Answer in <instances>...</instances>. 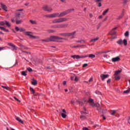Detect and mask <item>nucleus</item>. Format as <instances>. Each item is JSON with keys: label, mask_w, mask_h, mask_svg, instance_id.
Listing matches in <instances>:
<instances>
[{"label": "nucleus", "mask_w": 130, "mask_h": 130, "mask_svg": "<svg viewBox=\"0 0 130 130\" xmlns=\"http://www.w3.org/2000/svg\"><path fill=\"white\" fill-rule=\"evenodd\" d=\"M64 40V38L59 37L58 36H50V38H49V41L50 42V41H53V42H58V41H59V40Z\"/></svg>", "instance_id": "obj_1"}, {"label": "nucleus", "mask_w": 130, "mask_h": 130, "mask_svg": "<svg viewBox=\"0 0 130 130\" xmlns=\"http://www.w3.org/2000/svg\"><path fill=\"white\" fill-rule=\"evenodd\" d=\"M68 18H60L54 19L52 23L53 24H56V23H62V22H66L68 21Z\"/></svg>", "instance_id": "obj_2"}, {"label": "nucleus", "mask_w": 130, "mask_h": 130, "mask_svg": "<svg viewBox=\"0 0 130 130\" xmlns=\"http://www.w3.org/2000/svg\"><path fill=\"white\" fill-rule=\"evenodd\" d=\"M74 11H75V9H70L62 12H61L60 14L59 13V18L60 17H64V16L68 15V14H70V13H71V12H74Z\"/></svg>", "instance_id": "obj_3"}, {"label": "nucleus", "mask_w": 130, "mask_h": 130, "mask_svg": "<svg viewBox=\"0 0 130 130\" xmlns=\"http://www.w3.org/2000/svg\"><path fill=\"white\" fill-rule=\"evenodd\" d=\"M43 10L46 12H52V11H53L52 8L47 5H45L43 7Z\"/></svg>", "instance_id": "obj_4"}, {"label": "nucleus", "mask_w": 130, "mask_h": 130, "mask_svg": "<svg viewBox=\"0 0 130 130\" xmlns=\"http://www.w3.org/2000/svg\"><path fill=\"white\" fill-rule=\"evenodd\" d=\"M0 25L1 26H5V25H6V26H7V27L9 28L11 27V23H10V22H8L7 20L0 22Z\"/></svg>", "instance_id": "obj_5"}, {"label": "nucleus", "mask_w": 130, "mask_h": 130, "mask_svg": "<svg viewBox=\"0 0 130 130\" xmlns=\"http://www.w3.org/2000/svg\"><path fill=\"white\" fill-rule=\"evenodd\" d=\"M72 57L73 58H77V59H79L80 58H85V57H88V55H72Z\"/></svg>", "instance_id": "obj_6"}, {"label": "nucleus", "mask_w": 130, "mask_h": 130, "mask_svg": "<svg viewBox=\"0 0 130 130\" xmlns=\"http://www.w3.org/2000/svg\"><path fill=\"white\" fill-rule=\"evenodd\" d=\"M61 113V116L63 118H66L67 117V112L66 111V110L64 109H62L61 111L60 112Z\"/></svg>", "instance_id": "obj_7"}, {"label": "nucleus", "mask_w": 130, "mask_h": 130, "mask_svg": "<svg viewBox=\"0 0 130 130\" xmlns=\"http://www.w3.org/2000/svg\"><path fill=\"white\" fill-rule=\"evenodd\" d=\"M0 5H1V7L3 10L5 11V12H8V10L7 9H8V7H7V6H6V5L4 4V3L2 2L0 3Z\"/></svg>", "instance_id": "obj_8"}, {"label": "nucleus", "mask_w": 130, "mask_h": 130, "mask_svg": "<svg viewBox=\"0 0 130 130\" xmlns=\"http://www.w3.org/2000/svg\"><path fill=\"white\" fill-rule=\"evenodd\" d=\"M101 79H102V81H104V80H105V79H107V78L109 77V75L108 74H101L100 76Z\"/></svg>", "instance_id": "obj_9"}, {"label": "nucleus", "mask_w": 130, "mask_h": 130, "mask_svg": "<svg viewBox=\"0 0 130 130\" xmlns=\"http://www.w3.org/2000/svg\"><path fill=\"white\" fill-rule=\"evenodd\" d=\"M119 60H120V58L118 56L112 58V61H113V62H116L119 61Z\"/></svg>", "instance_id": "obj_10"}, {"label": "nucleus", "mask_w": 130, "mask_h": 130, "mask_svg": "<svg viewBox=\"0 0 130 130\" xmlns=\"http://www.w3.org/2000/svg\"><path fill=\"white\" fill-rule=\"evenodd\" d=\"M24 35H27V36H29L30 38H32V32L30 31H25L24 32Z\"/></svg>", "instance_id": "obj_11"}, {"label": "nucleus", "mask_w": 130, "mask_h": 130, "mask_svg": "<svg viewBox=\"0 0 130 130\" xmlns=\"http://www.w3.org/2000/svg\"><path fill=\"white\" fill-rule=\"evenodd\" d=\"M51 18H56V17H58L59 18V13H53L51 14Z\"/></svg>", "instance_id": "obj_12"}, {"label": "nucleus", "mask_w": 130, "mask_h": 130, "mask_svg": "<svg viewBox=\"0 0 130 130\" xmlns=\"http://www.w3.org/2000/svg\"><path fill=\"white\" fill-rule=\"evenodd\" d=\"M117 29V27H115L112 29V30L110 32V35H115L116 34V32L114 31V30H116Z\"/></svg>", "instance_id": "obj_13"}, {"label": "nucleus", "mask_w": 130, "mask_h": 130, "mask_svg": "<svg viewBox=\"0 0 130 130\" xmlns=\"http://www.w3.org/2000/svg\"><path fill=\"white\" fill-rule=\"evenodd\" d=\"M87 102H88V103H91V105L94 106V100L89 99Z\"/></svg>", "instance_id": "obj_14"}, {"label": "nucleus", "mask_w": 130, "mask_h": 130, "mask_svg": "<svg viewBox=\"0 0 130 130\" xmlns=\"http://www.w3.org/2000/svg\"><path fill=\"white\" fill-rule=\"evenodd\" d=\"M75 35H76V31H74L70 33V36L71 37V38H75Z\"/></svg>", "instance_id": "obj_15"}, {"label": "nucleus", "mask_w": 130, "mask_h": 130, "mask_svg": "<svg viewBox=\"0 0 130 130\" xmlns=\"http://www.w3.org/2000/svg\"><path fill=\"white\" fill-rule=\"evenodd\" d=\"M99 40V38L96 37L94 39H92L90 41V42H93V43H95V41H97Z\"/></svg>", "instance_id": "obj_16"}, {"label": "nucleus", "mask_w": 130, "mask_h": 130, "mask_svg": "<svg viewBox=\"0 0 130 130\" xmlns=\"http://www.w3.org/2000/svg\"><path fill=\"white\" fill-rule=\"evenodd\" d=\"M121 70H118L115 72L114 76H118L120 73H121Z\"/></svg>", "instance_id": "obj_17"}, {"label": "nucleus", "mask_w": 130, "mask_h": 130, "mask_svg": "<svg viewBox=\"0 0 130 130\" xmlns=\"http://www.w3.org/2000/svg\"><path fill=\"white\" fill-rule=\"evenodd\" d=\"M31 84L34 86H36V85H37V81H36L35 79H32V81H31Z\"/></svg>", "instance_id": "obj_18"}, {"label": "nucleus", "mask_w": 130, "mask_h": 130, "mask_svg": "<svg viewBox=\"0 0 130 130\" xmlns=\"http://www.w3.org/2000/svg\"><path fill=\"white\" fill-rule=\"evenodd\" d=\"M1 87L2 88H4V89H6V90H8V91H11V88L9 87V86H5L2 85Z\"/></svg>", "instance_id": "obj_19"}, {"label": "nucleus", "mask_w": 130, "mask_h": 130, "mask_svg": "<svg viewBox=\"0 0 130 130\" xmlns=\"http://www.w3.org/2000/svg\"><path fill=\"white\" fill-rule=\"evenodd\" d=\"M20 16H21V13L20 12L18 13H16V15H15V17H16V19H19L20 18Z\"/></svg>", "instance_id": "obj_20"}, {"label": "nucleus", "mask_w": 130, "mask_h": 130, "mask_svg": "<svg viewBox=\"0 0 130 130\" xmlns=\"http://www.w3.org/2000/svg\"><path fill=\"white\" fill-rule=\"evenodd\" d=\"M29 22L31 23V24H32V25H37V22H36V21L35 20H30Z\"/></svg>", "instance_id": "obj_21"}, {"label": "nucleus", "mask_w": 130, "mask_h": 130, "mask_svg": "<svg viewBox=\"0 0 130 130\" xmlns=\"http://www.w3.org/2000/svg\"><path fill=\"white\" fill-rule=\"evenodd\" d=\"M16 119L19 122H20V123H23V121L21 120V118L19 117H16Z\"/></svg>", "instance_id": "obj_22"}, {"label": "nucleus", "mask_w": 130, "mask_h": 130, "mask_svg": "<svg viewBox=\"0 0 130 130\" xmlns=\"http://www.w3.org/2000/svg\"><path fill=\"white\" fill-rule=\"evenodd\" d=\"M109 11V8H108L106 10H105L103 13V16H105V15H106V14H107V13H108Z\"/></svg>", "instance_id": "obj_23"}, {"label": "nucleus", "mask_w": 130, "mask_h": 130, "mask_svg": "<svg viewBox=\"0 0 130 130\" xmlns=\"http://www.w3.org/2000/svg\"><path fill=\"white\" fill-rule=\"evenodd\" d=\"M0 29L1 30H3V31H4V32H9V30L6 29V28H5V27H3L0 26Z\"/></svg>", "instance_id": "obj_24"}, {"label": "nucleus", "mask_w": 130, "mask_h": 130, "mask_svg": "<svg viewBox=\"0 0 130 130\" xmlns=\"http://www.w3.org/2000/svg\"><path fill=\"white\" fill-rule=\"evenodd\" d=\"M64 37H70V33H64L62 34Z\"/></svg>", "instance_id": "obj_25"}, {"label": "nucleus", "mask_w": 130, "mask_h": 130, "mask_svg": "<svg viewBox=\"0 0 130 130\" xmlns=\"http://www.w3.org/2000/svg\"><path fill=\"white\" fill-rule=\"evenodd\" d=\"M16 24H21V23L23 22L22 20H19V19H16Z\"/></svg>", "instance_id": "obj_26"}, {"label": "nucleus", "mask_w": 130, "mask_h": 130, "mask_svg": "<svg viewBox=\"0 0 130 130\" xmlns=\"http://www.w3.org/2000/svg\"><path fill=\"white\" fill-rule=\"evenodd\" d=\"M88 56L90 58H95V55H94L93 54H90L88 55Z\"/></svg>", "instance_id": "obj_27"}, {"label": "nucleus", "mask_w": 130, "mask_h": 130, "mask_svg": "<svg viewBox=\"0 0 130 130\" xmlns=\"http://www.w3.org/2000/svg\"><path fill=\"white\" fill-rule=\"evenodd\" d=\"M124 45H125L126 46V45H127V41L126 40V39H124L122 41Z\"/></svg>", "instance_id": "obj_28"}, {"label": "nucleus", "mask_w": 130, "mask_h": 130, "mask_svg": "<svg viewBox=\"0 0 130 130\" xmlns=\"http://www.w3.org/2000/svg\"><path fill=\"white\" fill-rule=\"evenodd\" d=\"M117 43L118 44H119L120 45H121L123 44L122 40H119L117 42Z\"/></svg>", "instance_id": "obj_29"}, {"label": "nucleus", "mask_w": 130, "mask_h": 130, "mask_svg": "<svg viewBox=\"0 0 130 130\" xmlns=\"http://www.w3.org/2000/svg\"><path fill=\"white\" fill-rule=\"evenodd\" d=\"M130 92V88H129L128 89H127L126 90H125L123 91V93L124 94H128V93H129Z\"/></svg>", "instance_id": "obj_30"}, {"label": "nucleus", "mask_w": 130, "mask_h": 130, "mask_svg": "<svg viewBox=\"0 0 130 130\" xmlns=\"http://www.w3.org/2000/svg\"><path fill=\"white\" fill-rule=\"evenodd\" d=\"M29 90L31 91V92H32L33 95H34V94H35V90H34V89H33V88L30 87Z\"/></svg>", "instance_id": "obj_31"}, {"label": "nucleus", "mask_w": 130, "mask_h": 130, "mask_svg": "<svg viewBox=\"0 0 130 130\" xmlns=\"http://www.w3.org/2000/svg\"><path fill=\"white\" fill-rule=\"evenodd\" d=\"M67 27H69L68 24H62V28H67Z\"/></svg>", "instance_id": "obj_32"}, {"label": "nucleus", "mask_w": 130, "mask_h": 130, "mask_svg": "<svg viewBox=\"0 0 130 130\" xmlns=\"http://www.w3.org/2000/svg\"><path fill=\"white\" fill-rule=\"evenodd\" d=\"M114 78L115 80H118L120 79V77H119L118 75H114Z\"/></svg>", "instance_id": "obj_33"}, {"label": "nucleus", "mask_w": 130, "mask_h": 130, "mask_svg": "<svg viewBox=\"0 0 130 130\" xmlns=\"http://www.w3.org/2000/svg\"><path fill=\"white\" fill-rule=\"evenodd\" d=\"M116 112V111H115V110H111V115H114V114H115Z\"/></svg>", "instance_id": "obj_34"}, {"label": "nucleus", "mask_w": 130, "mask_h": 130, "mask_svg": "<svg viewBox=\"0 0 130 130\" xmlns=\"http://www.w3.org/2000/svg\"><path fill=\"white\" fill-rule=\"evenodd\" d=\"M42 41L43 42H49V39L47 38V39H46L45 40H42Z\"/></svg>", "instance_id": "obj_35"}, {"label": "nucleus", "mask_w": 130, "mask_h": 130, "mask_svg": "<svg viewBox=\"0 0 130 130\" xmlns=\"http://www.w3.org/2000/svg\"><path fill=\"white\" fill-rule=\"evenodd\" d=\"M31 38H32L33 39H39L40 37L38 36H32L31 37Z\"/></svg>", "instance_id": "obj_36"}, {"label": "nucleus", "mask_w": 130, "mask_h": 130, "mask_svg": "<svg viewBox=\"0 0 130 130\" xmlns=\"http://www.w3.org/2000/svg\"><path fill=\"white\" fill-rule=\"evenodd\" d=\"M21 75L22 76H27V74L26 73V71H22L21 72Z\"/></svg>", "instance_id": "obj_37"}, {"label": "nucleus", "mask_w": 130, "mask_h": 130, "mask_svg": "<svg viewBox=\"0 0 130 130\" xmlns=\"http://www.w3.org/2000/svg\"><path fill=\"white\" fill-rule=\"evenodd\" d=\"M78 47H82V46L80 45H77V46H72V48H77Z\"/></svg>", "instance_id": "obj_38"}, {"label": "nucleus", "mask_w": 130, "mask_h": 130, "mask_svg": "<svg viewBox=\"0 0 130 130\" xmlns=\"http://www.w3.org/2000/svg\"><path fill=\"white\" fill-rule=\"evenodd\" d=\"M78 103H79V105H80V106H83V105H84V103L82 102H81V101H79Z\"/></svg>", "instance_id": "obj_39"}, {"label": "nucleus", "mask_w": 130, "mask_h": 130, "mask_svg": "<svg viewBox=\"0 0 130 130\" xmlns=\"http://www.w3.org/2000/svg\"><path fill=\"white\" fill-rule=\"evenodd\" d=\"M19 31H20V32H24V31H26V29H25V28L21 27L19 28Z\"/></svg>", "instance_id": "obj_40"}, {"label": "nucleus", "mask_w": 130, "mask_h": 130, "mask_svg": "<svg viewBox=\"0 0 130 130\" xmlns=\"http://www.w3.org/2000/svg\"><path fill=\"white\" fill-rule=\"evenodd\" d=\"M21 49H26V47L23 45H20Z\"/></svg>", "instance_id": "obj_41"}, {"label": "nucleus", "mask_w": 130, "mask_h": 130, "mask_svg": "<svg viewBox=\"0 0 130 130\" xmlns=\"http://www.w3.org/2000/svg\"><path fill=\"white\" fill-rule=\"evenodd\" d=\"M81 119H86V116L82 115L80 117Z\"/></svg>", "instance_id": "obj_42"}, {"label": "nucleus", "mask_w": 130, "mask_h": 130, "mask_svg": "<svg viewBox=\"0 0 130 130\" xmlns=\"http://www.w3.org/2000/svg\"><path fill=\"white\" fill-rule=\"evenodd\" d=\"M12 47V48L14 50H17V47L14 45H13Z\"/></svg>", "instance_id": "obj_43"}, {"label": "nucleus", "mask_w": 130, "mask_h": 130, "mask_svg": "<svg viewBox=\"0 0 130 130\" xmlns=\"http://www.w3.org/2000/svg\"><path fill=\"white\" fill-rule=\"evenodd\" d=\"M56 28H62V24L57 25Z\"/></svg>", "instance_id": "obj_44"}, {"label": "nucleus", "mask_w": 130, "mask_h": 130, "mask_svg": "<svg viewBox=\"0 0 130 130\" xmlns=\"http://www.w3.org/2000/svg\"><path fill=\"white\" fill-rule=\"evenodd\" d=\"M14 99H15L16 101H17V102H19V103L21 102V101H20L19 99H18L17 98H16V96H14Z\"/></svg>", "instance_id": "obj_45"}, {"label": "nucleus", "mask_w": 130, "mask_h": 130, "mask_svg": "<svg viewBox=\"0 0 130 130\" xmlns=\"http://www.w3.org/2000/svg\"><path fill=\"white\" fill-rule=\"evenodd\" d=\"M129 35V32L128 31H126L125 34H124V36L126 37H127V36H128Z\"/></svg>", "instance_id": "obj_46"}, {"label": "nucleus", "mask_w": 130, "mask_h": 130, "mask_svg": "<svg viewBox=\"0 0 130 130\" xmlns=\"http://www.w3.org/2000/svg\"><path fill=\"white\" fill-rule=\"evenodd\" d=\"M76 42H78V43H81V42H83V43H85V41L83 40H81L80 41H76Z\"/></svg>", "instance_id": "obj_47"}, {"label": "nucleus", "mask_w": 130, "mask_h": 130, "mask_svg": "<svg viewBox=\"0 0 130 130\" xmlns=\"http://www.w3.org/2000/svg\"><path fill=\"white\" fill-rule=\"evenodd\" d=\"M74 81H75V82H78V81H79V79L78 78V77L76 76L75 77Z\"/></svg>", "instance_id": "obj_48"}, {"label": "nucleus", "mask_w": 130, "mask_h": 130, "mask_svg": "<svg viewBox=\"0 0 130 130\" xmlns=\"http://www.w3.org/2000/svg\"><path fill=\"white\" fill-rule=\"evenodd\" d=\"M27 71H28V72H29V73H31V72H32L33 70H32V69L28 68H27Z\"/></svg>", "instance_id": "obj_49"}, {"label": "nucleus", "mask_w": 130, "mask_h": 130, "mask_svg": "<svg viewBox=\"0 0 130 130\" xmlns=\"http://www.w3.org/2000/svg\"><path fill=\"white\" fill-rule=\"evenodd\" d=\"M15 30H16V31H20V28H19V27H18V26H16Z\"/></svg>", "instance_id": "obj_50"}, {"label": "nucleus", "mask_w": 130, "mask_h": 130, "mask_svg": "<svg viewBox=\"0 0 130 130\" xmlns=\"http://www.w3.org/2000/svg\"><path fill=\"white\" fill-rule=\"evenodd\" d=\"M98 7H102V4H101V3L99 2V3H98Z\"/></svg>", "instance_id": "obj_51"}, {"label": "nucleus", "mask_w": 130, "mask_h": 130, "mask_svg": "<svg viewBox=\"0 0 130 130\" xmlns=\"http://www.w3.org/2000/svg\"><path fill=\"white\" fill-rule=\"evenodd\" d=\"M45 17H47V18H51V14L46 15Z\"/></svg>", "instance_id": "obj_52"}, {"label": "nucleus", "mask_w": 130, "mask_h": 130, "mask_svg": "<svg viewBox=\"0 0 130 130\" xmlns=\"http://www.w3.org/2000/svg\"><path fill=\"white\" fill-rule=\"evenodd\" d=\"M48 32H49V33H53L54 31L52 30H49Z\"/></svg>", "instance_id": "obj_53"}, {"label": "nucleus", "mask_w": 130, "mask_h": 130, "mask_svg": "<svg viewBox=\"0 0 130 130\" xmlns=\"http://www.w3.org/2000/svg\"><path fill=\"white\" fill-rule=\"evenodd\" d=\"M97 110H99V111H102V108H101V109H100V107H98L97 108Z\"/></svg>", "instance_id": "obj_54"}, {"label": "nucleus", "mask_w": 130, "mask_h": 130, "mask_svg": "<svg viewBox=\"0 0 130 130\" xmlns=\"http://www.w3.org/2000/svg\"><path fill=\"white\" fill-rule=\"evenodd\" d=\"M95 3H100V2H102V0H94Z\"/></svg>", "instance_id": "obj_55"}, {"label": "nucleus", "mask_w": 130, "mask_h": 130, "mask_svg": "<svg viewBox=\"0 0 130 130\" xmlns=\"http://www.w3.org/2000/svg\"><path fill=\"white\" fill-rule=\"evenodd\" d=\"M87 66H88V64L87 63H84L83 65V68H86V67H87Z\"/></svg>", "instance_id": "obj_56"}, {"label": "nucleus", "mask_w": 130, "mask_h": 130, "mask_svg": "<svg viewBox=\"0 0 130 130\" xmlns=\"http://www.w3.org/2000/svg\"><path fill=\"white\" fill-rule=\"evenodd\" d=\"M111 81V79H109L108 80H107V83L108 84H109V83H110V82Z\"/></svg>", "instance_id": "obj_57"}, {"label": "nucleus", "mask_w": 130, "mask_h": 130, "mask_svg": "<svg viewBox=\"0 0 130 130\" xmlns=\"http://www.w3.org/2000/svg\"><path fill=\"white\" fill-rule=\"evenodd\" d=\"M22 11H23V9H18L16 10V12H21Z\"/></svg>", "instance_id": "obj_58"}, {"label": "nucleus", "mask_w": 130, "mask_h": 130, "mask_svg": "<svg viewBox=\"0 0 130 130\" xmlns=\"http://www.w3.org/2000/svg\"><path fill=\"white\" fill-rule=\"evenodd\" d=\"M22 51V52H24L25 53H27V54H30V52H27V51Z\"/></svg>", "instance_id": "obj_59"}, {"label": "nucleus", "mask_w": 130, "mask_h": 130, "mask_svg": "<svg viewBox=\"0 0 130 130\" xmlns=\"http://www.w3.org/2000/svg\"><path fill=\"white\" fill-rule=\"evenodd\" d=\"M121 18H122V15L119 16L117 18V19H118V20H119V19H121Z\"/></svg>", "instance_id": "obj_60"}, {"label": "nucleus", "mask_w": 130, "mask_h": 130, "mask_svg": "<svg viewBox=\"0 0 130 130\" xmlns=\"http://www.w3.org/2000/svg\"><path fill=\"white\" fill-rule=\"evenodd\" d=\"M93 81V78H90L89 80V82H92Z\"/></svg>", "instance_id": "obj_61"}, {"label": "nucleus", "mask_w": 130, "mask_h": 130, "mask_svg": "<svg viewBox=\"0 0 130 130\" xmlns=\"http://www.w3.org/2000/svg\"><path fill=\"white\" fill-rule=\"evenodd\" d=\"M102 116L103 117L104 120H105V119H106V118L105 117V116H104V115H102Z\"/></svg>", "instance_id": "obj_62"}, {"label": "nucleus", "mask_w": 130, "mask_h": 130, "mask_svg": "<svg viewBox=\"0 0 130 130\" xmlns=\"http://www.w3.org/2000/svg\"><path fill=\"white\" fill-rule=\"evenodd\" d=\"M60 2H61L62 3H66V0H60Z\"/></svg>", "instance_id": "obj_63"}, {"label": "nucleus", "mask_w": 130, "mask_h": 130, "mask_svg": "<svg viewBox=\"0 0 130 130\" xmlns=\"http://www.w3.org/2000/svg\"><path fill=\"white\" fill-rule=\"evenodd\" d=\"M37 10L36 9H32V12H37Z\"/></svg>", "instance_id": "obj_64"}]
</instances>
